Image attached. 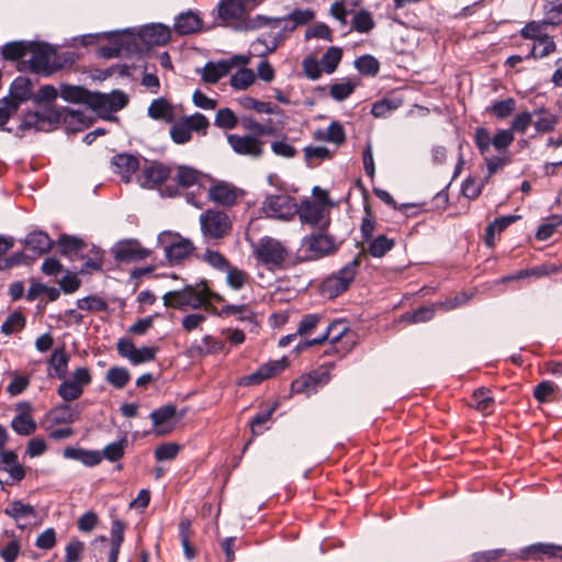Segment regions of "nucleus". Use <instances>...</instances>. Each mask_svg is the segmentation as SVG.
I'll use <instances>...</instances> for the list:
<instances>
[{
    "label": "nucleus",
    "instance_id": "f257e3e1",
    "mask_svg": "<svg viewBox=\"0 0 562 562\" xmlns=\"http://www.w3.org/2000/svg\"><path fill=\"white\" fill-rule=\"evenodd\" d=\"M2 55L16 60L20 71L48 76L63 67L56 49L45 43L11 42L2 47Z\"/></svg>",
    "mask_w": 562,
    "mask_h": 562
},
{
    "label": "nucleus",
    "instance_id": "f03ea898",
    "mask_svg": "<svg viewBox=\"0 0 562 562\" xmlns=\"http://www.w3.org/2000/svg\"><path fill=\"white\" fill-rule=\"evenodd\" d=\"M211 299L218 302L223 301V297L220 294L210 291L203 282L194 285H187L180 290L169 291L162 296L165 306L181 311L206 307L207 302Z\"/></svg>",
    "mask_w": 562,
    "mask_h": 562
},
{
    "label": "nucleus",
    "instance_id": "7ed1b4c3",
    "mask_svg": "<svg viewBox=\"0 0 562 562\" xmlns=\"http://www.w3.org/2000/svg\"><path fill=\"white\" fill-rule=\"evenodd\" d=\"M170 40V30L164 24H150L135 31H121V48L140 50L142 45H165Z\"/></svg>",
    "mask_w": 562,
    "mask_h": 562
},
{
    "label": "nucleus",
    "instance_id": "20e7f679",
    "mask_svg": "<svg viewBox=\"0 0 562 562\" xmlns=\"http://www.w3.org/2000/svg\"><path fill=\"white\" fill-rule=\"evenodd\" d=\"M158 245L164 249L169 262H179L191 255L194 247L189 238L172 231H164L157 237Z\"/></svg>",
    "mask_w": 562,
    "mask_h": 562
},
{
    "label": "nucleus",
    "instance_id": "39448f33",
    "mask_svg": "<svg viewBox=\"0 0 562 562\" xmlns=\"http://www.w3.org/2000/svg\"><path fill=\"white\" fill-rule=\"evenodd\" d=\"M359 266L360 257L358 256L345 267H342L337 273L326 278L321 285L322 294L333 299L346 291L351 281L355 279Z\"/></svg>",
    "mask_w": 562,
    "mask_h": 562
},
{
    "label": "nucleus",
    "instance_id": "423d86ee",
    "mask_svg": "<svg viewBox=\"0 0 562 562\" xmlns=\"http://www.w3.org/2000/svg\"><path fill=\"white\" fill-rule=\"evenodd\" d=\"M261 210L267 217L290 221L297 212V203L290 194L279 192L267 195Z\"/></svg>",
    "mask_w": 562,
    "mask_h": 562
},
{
    "label": "nucleus",
    "instance_id": "0eeeda50",
    "mask_svg": "<svg viewBox=\"0 0 562 562\" xmlns=\"http://www.w3.org/2000/svg\"><path fill=\"white\" fill-rule=\"evenodd\" d=\"M335 240L324 234H313L302 240L300 248L301 257L304 260H317L336 251Z\"/></svg>",
    "mask_w": 562,
    "mask_h": 562
},
{
    "label": "nucleus",
    "instance_id": "6e6552de",
    "mask_svg": "<svg viewBox=\"0 0 562 562\" xmlns=\"http://www.w3.org/2000/svg\"><path fill=\"white\" fill-rule=\"evenodd\" d=\"M128 97L121 90H113L110 93L92 92L89 108L100 116H108L126 106Z\"/></svg>",
    "mask_w": 562,
    "mask_h": 562
},
{
    "label": "nucleus",
    "instance_id": "1a4fd4ad",
    "mask_svg": "<svg viewBox=\"0 0 562 562\" xmlns=\"http://www.w3.org/2000/svg\"><path fill=\"white\" fill-rule=\"evenodd\" d=\"M90 382V371L85 367H80L58 386L57 393L65 402H71L82 395L83 387Z\"/></svg>",
    "mask_w": 562,
    "mask_h": 562
},
{
    "label": "nucleus",
    "instance_id": "9d476101",
    "mask_svg": "<svg viewBox=\"0 0 562 562\" xmlns=\"http://www.w3.org/2000/svg\"><path fill=\"white\" fill-rule=\"evenodd\" d=\"M202 234L210 238H222L231 231L228 216L220 211L209 210L200 215Z\"/></svg>",
    "mask_w": 562,
    "mask_h": 562
},
{
    "label": "nucleus",
    "instance_id": "9b49d317",
    "mask_svg": "<svg viewBox=\"0 0 562 562\" xmlns=\"http://www.w3.org/2000/svg\"><path fill=\"white\" fill-rule=\"evenodd\" d=\"M252 247L256 257L265 263L279 265L288 255L285 247L271 237L261 238Z\"/></svg>",
    "mask_w": 562,
    "mask_h": 562
},
{
    "label": "nucleus",
    "instance_id": "f8f14e48",
    "mask_svg": "<svg viewBox=\"0 0 562 562\" xmlns=\"http://www.w3.org/2000/svg\"><path fill=\"white\" fill-rule=\"evenodd\" d=\"M169 176L170 170L168 167L156 161H146L140 167V172L136 180L144 189H155L161 186Z\"/></svg>",
    "mask_w": 562,
    "mask_h": 562
},
{
    "label": "nucleus",
    "instance_id": "ddd939ff",
    "mask_svg": "<svg viewBox=\"0 0 562 562\" xmlns=\"http://www.w3.org/2000/svg\"><path fill=\"white\" fill-rule=\"evenodd\" d=\"M227 142L237 155L256 159L263 154V142L256 136L229 134Z\"/></svg>",
    "mask_w": 562,
    "mask_h": 562
},
{
    "label": "nucleus",
    "instance_id": "4468645a",
    "mask_svg": "<svg viewBox=\"0 0 562 562\" xmlns=\"http://www.w3.org/2000/svg\"><path fill=\"white\" fill-rule=\"evenodd\" d=\"M296 213L301 222L308 225L324 228L329 224L328 210L324 209V205L314 203L313 201H302L300 206L297 205Z\"/></svg>",
    "mask_w": 562,
    "mask_h": 562
},
{
    "label": "nucleus",
    "instance_id": "2eb2a0df",
    "mask_svg": "<svg viewBox=\"0 0 562 562\" xmlns=\"http://www.w3.org/2000/svg\"><path fill=\"white\" fill-rule=\"evenodd\" d=\"M61 117V113L53 108L45 106L38 112L30 113L24 120V125L34 127L37 131H50L57 126Z\"/></svg>",
    "mask_w": 562,
    "mask_h": 562
},
{
    "label": "nucleus",
    "instance_id": "dca6fc26",
    "mask_svg": "<svg viewBox=\"0 0 562 562\" xmlns=\"http://www.w3.org/2000/svg\"><path fill=\"white\" fill-rule=\"evenodd\" d=\"M4 514L15 521L19 529H25L37 519L35 508L22 501H12L4 509Z\"/></svg>",
    "mask_w": 562,
    "mask_h": 562
},
{
    "label": "nucleus",
    "instance_id": "f3484780",
    "mask_svg": "<svg viewBox=\"0 0 562 562\" xmlns=\"http://www.w3.org/2000/svg\"><path fill=\"white\" fill-rule=\"evenodd\" d=\"M176 407L166 405L150 413L155 432L159 436L170 434L176 426Z\"/></svg>",
    "mask_w": 562,
    "mask_h": 562
},
{
    "label": "nucleus",
    "instance_id": "a211bd4d",
    "mask_svg": "<svg viewBox=\"0 0 562 562\" xmlns=\"http://www.w3.org/2000/svg\"><path fill=\"white\" fill-rule=\"evenodd\" d=\"M259 0H221L218 4L220 16L228 22L240 19L247 10L252 8Z\"/></svg>",
    "mask_w": 562,
    "mask_h": 562
},
{
    "label": "nucleus",
    "instance_id": "6ab92c4d",
    "mask_svg": "<svg viewBox=\"0 0 562 562\" xmlns=\"http://www.w3.org/2000/svg\"><path fill=\"white\" fill-rule=\"evenodd\" d=\"M327 381L328 376L326 373L313 372L295 380L292 383L291 389L293 393H300L310 396L317 391V386L319 384H325Z\"/></svg>",
    "mask_w": 562,
    "mask_h": 562
},
{
    "label": "nucleus",
    "instance_id": "aec40b11",
    "mask_svg": "<svg viewBox=\"0 0 562 562\" xmlns=\"http://www.w3.org/2000/svg\"><path fill=\"white\" fill-rule=\"evenodd\" d=\"M112 164L115 167V172L119 173L125 182H130L134 172L140 169L138 158L128 154L114 156Z\"/></svg>",
    "mask_w": 562,
    "mask_h": 562
},
{
    "label": "nucleus",
    "instance_id": "412c9836",
    "mask_svg": "<svg viewBox=\"0 0 562 562\" xmlns=\"http://www.w3.org/2000/svg\"><path fill=\"white\" fill-rule=\"evenodd\" d=\"M19 409H22L21 414L15 416L11 422V427L13 430L22 436H29L35 431L36 424L33 418L25 413L24 411L29 408L26 403H21L18 405Z\"/></svg>",
    "mask_w": 562,
    "mask_h": 562
},
{
    "label": "nucleus",
    "instance_id": "4be33fe9",
    "mask_svg": "<svg viewBox=\"0 0 562 562\" xmlns=\"http://www.w3.org/2000/svg\"><path fill=\"white\" fill-rule=\"evenodd\" d=\"M348 331V327L345 322L338 321L331 323L326 331L318 338L306 340L305 346H314L330 340L331 344L339 341Z\"/></svg>",
    "mask_w": 562,
    "mask_h": 562
},
{
    "label": "nucleus",
    "instance_id": "5701e85b",
    "mask_svg": "<svg viewBox=\"0 0 562 562\" xmlns=\"http://www.w3.org/2000/svg\"><path fill=\"white\" fill-rule=\"evenodd\" d=\"M207 192L212 201L221 204H233L237 199L236 189L223 182L213 184Z\"/></svg>",
    "mask_w": 562,
    "mask_h": 562
},
{
    "label": "nucleus",
    "instance_id": "b1692460",
    "mask_svg": "<svg viewBox=\"0 0 562 562\" xmlns=\"http://www.w3.org/2000/svg\"><path fill=\"white\" fill-rule=\"evenodd\" d=\"M48 420L54 425L71 424L79 418V412L69 406L61 404L54 407L47 415Z\"/></svg>",
    "mask_w": 562,
    "mask_h": 562
},
{
    "label": "nucleus",
    "instance_id": "393cba45",
    "mask_svg": "<svg viewBox=\"0 0 562 562\" xmlns=\"http://www.w3.org/2000/svg\"><path fill=\"white\" fill-rule=\"evenodd\" d=\"M227 65L223 59L218 61L206 63L201 69V77L205 83H216L228 74Z\"/></svg>",
    "mask_w": 562,
    "mask_h": 562
},
{
    "label": "nucleus",
    "instance_id": "a878e982",
    "mask_svg": "<svg viewBox=\"0 0 562 562\" xmlns=\"http://www.w3.org/2000/svg\"><path fill=\"white\" fill-rule=\"evenodd\" d=\"M176 180L182 188H200L203 186L204 177L190 167L180 166L176 172Z\"/></svg>",
    "mask_w": 562,
    "mask_h": 562
},
{
    "label": "nucleus",
    "instance_id": "bb28decb",
    "mask_svg": "<svg viewBox=\"0 0 562 562\" xmlns=\"http://www.w3.org/2000/svg\"><path fill=\"white\" fill-rule=\"evenodd\" d=\"M0 460L4 465L3 469L11 475L12 479L20 481L24 477V470L18 462V456L14 451L1 450Z\"/></svg>",
    "mask_w": 562,
    "mask_h": 562
},
{
    "label": "nucleus",
    "instance_id": "cd10ccee",
    "mask_svg": "<svg viewBox=\"0 0 562 562\" xmlns=\"http://www.w3.org/2000/svg\"><path fill=\"white\" fill-rule=\"evenodd\" d=\"M256 81V74L247 67L238 69L231 76L229 85L234 90L243 91L251 87Z\"/></svg>",
    "mask_w": 562,
    "mask_h": 562
},
{
    "label": "nucleus",
    "instance_id": "c85d7f7f",
    "mask_svg": "<svg viewBox=\"0 0 562 562\" xmlns=\"http://www.w3.org/2000/svg\"><path fill=\"white\" fill-rule=\"evenodd\" d=\"M92 92L76 86H64L60 95L65 101L85 103L89 106Z\"/></svg>",
    "mask_w": 562,
    "mask_h": 562
},
{
    "label": "nucleus",
    "instance_id": "c756f323",
    "mask_svg": "<svg viewBox=\"0 0 562 562\" xmlns=\"http://www.w3.org/2000/svg\"><path fill=\"white\" fill-rule=\"evenodd\" d=\"M25 245L38 254H44L52 248L53 241L44 232H33L25 238Z\"/></svg>",
    "mask_w": 562,
    "mask_h": 562
},
{
    "label": "nucleus",
    "instance_id": "7c9ffc66",
    "mask_svg": "<svg viewBox=\"0 0 562 562\" xmlns=\"http://www.w3.org/2000/svg\"><path fill=\"white\" fill-rule=\"evenodd\" d=\"M201 27V21L198 15L193 13H183L178 16L175 23V29L179 34H189L198 31Z\"/></svg>",
    "mask_w": 562,
    "mask_h": 562
},
{
    "label": "nucleus",
    "instance_id": "2f4dec72",
    "mask_svg": "<svg viewBox=\"0 0 562 562\" xmlns=\"http://www.w3.org/2000/svg\"><path fill=\"white\" fill-rule=\"evenodd\" d=\"M11 100L10 102H18L26 100L31 94V81L25 77H18L11 85L10 89Z\"/></svg>",
    "mask_w": 562,
    "mask_h": 562
},
{
    "label": "nucleus",
    "instance_id": "473e14b6",
    "mask_svg": "<svg viewBox=\"0 0 562 562\" xmlns=\"http://www.w3.org/2000/svg\"><path fill=\"white\" fill-rule=\"evenodd\" d=\"M149 255V251L139 247L137 244H124L116 250V257L122 260L143 259Z\"/></svg>",
    "mask_w": 562,
    "mask_h": 562
},
{
    "label": "nucleus",
    "instance_id": "72a5a7b5",
    "mask_svg": "<svg viewBox=\"0 0 562 562\" xmlns=\"http://www.w3.org/2000/svg\"><path fill=\"white\" fill-rule=\"evenodd\" d=\"M100 38H105L110 42L117 44L121 47V31L87 34L80 36L79 38H74V41L76 43H80L83 46H89L97 43Z\"/></svg>",
    "mask_w": 562,
    "mask_h": 562
},
{
    "label": "nucleus",
    "instance_id": "f704fd0d",
    "mask_svg": "<svg viewBox=\"0 0 562 562\" xmlns=\"http://www.w3.org/2000/svg\"><path fill=\"white\" fill-rule=\"evenodd\" d=\"M148 114L156 120L170 121L172 119V109L166 100L157 99L149 105Z\"/></svg>",
    "mask_w": 562,
    "mask_h": 562
},
{
    "label": "nucleus",
    "instance_id": "c9c22d12",
    "mask_svg": "<svg viewBox=\"0 0 562 562\" xmlns=\"http://www.w3.org/2000/svg\"><path fill=\"white\" fill-rule=\"evenodd\" d=\"M472 405L481 412H491L495 405V400L490 395V390L479 389L473 393Z\"/></svg>",
    "mask_w": 562,
    "mask_h": 562
},
{
    "label": "nucleus",
    "instance_id": "e433bc0d",
    "mask_svg": "<svg viewBox=\"0 0 562 562\" xmlns=\"http://www.w3.org/2000/svg\"><path fill=\"white\" fill-rule=\"evenodd\" d=\"M402 104L400 99H383L372 105L371 113L375 117H385Z\"/></svg>",
    "mask_w": 562,
    "mask_h": 562
},
{
    "label": "nucleus",
    "instance_id": "4c0bfd02",
    "mask_svg": "<svg viewBox=\"0 0 562 562\" xmlns=\"http://www.w3.org/2000/svg\"><path fill=\"white\" fill-rule=\"evenodd\" d=\"M225 272L226 284L235 291L240 290L248 280V274L236 267L229 266Z\"/></svg>",
    "mask_w": 562,
    "mask_h": 562
},
{
    "label": "nucleus",
    "instance_id": "58836bf2",
    "mask_svg": "<svg viewBox=\"0 0 562 562\" xmlns=\"http://www.w3.org/2000/svg\"><path fill=\"white\" fill-rule=\"evenodd\" d=\"M304 157L308 166H315L319 161L328 159L330 151L325 146H306L304 148Z\"/></svg>",
    "mask_w": 562,
    "mask_h": 562
},
{
    "label": "nucleus",
    "instance_id": "ea45409f",
    "mask_svg": "<svg viewBox=\"0 0 562 562\" xmlns=\"http://www.w3.org/2000/svg\"><path fill=\"white\" fill-rule=\"evenodd\" d=\"M106 381L117 389H122L131 379L130 372L125 368L112 367L108 370Z\"/></svg>",
    "mask_w": 562,
    "mask_h": 562
},
{
    "label": "nucleus",
    "instance_id": "a19ab883",
    "mask_svg": "<svg viewBox=\"0 0 562 562\" xmlns=\"http://www.w3.org/2000/svg\"><path fill=\"white\" fill-rule=\"evenodd\" d=\"M394 246V240L384 235H379L369 245V252L373 257H383Z\"/></svg>",
    "mask_w": 562,
    "mask_h": 562
},
{
    "label": "nucleus",
    "instance_id": "79ce46f5",
    "mask_svg": "<svg viewBox=\"0 0 562 562\" xmlns=\"http://www.w3.org/2000/svg\"><path fill=\"white\" fill-rule=\"evenodd\" d=\"M341 49L338 47H330L323 55L321 64L327 74H333L336 70L341 60Z\"/></svg>",
    "mask_w": 562,
    "mask_h": 562
},
{
    "label": "nucleus",
    "instance_id": "37998d69",
    "mask_svg": "<svg viewBox=\"0 0 562 562\" xmlns=\"http://www.w3.org/2000/svg\"><path fill=\"white\" fill-rule=\"evenodd\" d=\"M379 61L370 55H364L356 59L355 67L363 75L374 76L379 71Z\"/></svg>",
    "mask_w": 562,
    "mask_h": 562
},
{
    "label": "nucleus",
    "instance_id": "c03bdc74",
    "mask_svg": "<svg viewBox=\"0 0 562 562\" xmlns=\"http://www.w3.org/2000/svg\"><path fill=\"white\" fill-rule=\"evenodd\" d=\"M356 83L349 79H345L330 87V95L337 101L347 99L355 90Z\"/></svg>",
    "mask_w": 562,
    "mask_h": 562
},
{
    "label": "nucleus",
    "instance_id": "a18cd8bd",
    "mask_svg": "<svg viewBox=\"0 0 562 562\" xmlns=\"http://www.w3.org/2000/svg\"><path fill=\"white\" fill-rule=\"evenodd\" d=\"M238 121L234 112L224 108L217 111L214 120V124L221 128H234L237 125Z\"/></svg>",
    "mask_w": 562,
    "mask_h": 562
},
{
    "label": "nucleus",
    "instance_id": "49530a36",
    "mask_svg": "<svg viewBox=\"0 0 562 562\" xmlns=\"http://www.w3.org/2000/svg\"><path fill=\"white\" fill-rule=\"evenodd\" d=\"M170 136L177 144H184L191 139L192 133L189 130L188 123L182 119L170 130Z\"/></svg>",
    "mask_w": 562,
    "mask_h": 562
},
{
    "label": "nucleus",
    "instance_id": "de8ad7c7",
    "mask_svg": "<svg viewBox=\"0 0 562 562\" xmlns=\"http://www.w3.org/2000/svg\"><path fill=\"white\" fill-rule=\"evenodd\" d=\"M58 245L63 255L71 256L81 250L83 243L76 237L65 235L60 236Z\"/></svg>",
    "mask_w": 562,
    "mask_h": 562
},
{
    "label": "nucleus",
    "instance_id": "09e8293b",
    "mask_svg": "<svg viewBox=\"0 0 562 562\" xmlns=\"http://www.w3.org/2000/svg\"><path fill=\"white\" fill-rule=\"evenodd\" d=\"M125 524L119 519L112 520L111 525V550L119 551L124 540Z\"/></svg>",
    "mask_w": 562,
    "mask_h": 562
},
{
    "label": "nucleus",
    "instance_id": "8fccbe9b",
    "mask_svg": "<svg viewBox=\"0 0 562 562\" xmlns=\"http://www.w3.org/2000/svg\"><path fill=\"white\" fill-rule=\"evenodd\" d=\"M201 258L207 265L220 271H225L229 267L227 260L216 250L207 249L202 254Z\"/></svg>",
    "mask_w": 562,
    "mask_h": 562
},
{
    "label": "nucleus",
    "instance_id": "3c124183",
    "mask_svg": "<svg viewBox=\"0 0 562 562\" xmlns=\"http://www.w3.org/2000/svg\"><path fill=\"white\" fill-rule=\"evenodd\" d=\"M288 359L285 357H282L279 360H272L262 364L259 369L261 370V374H263V378H266L267 380L283 371L288 367Z\"/></svg>",
    "mask_w": 562,
    "mask_h": 562
},
{
    "label": "nucleus",
    "instance_id": "603ef678",
    "mask_svg": "<svg viewBox=\"0 0 562 562\" xmlns=\"http://www.w3.org/2000/svg\"><path fill=\"white\" fill-rule=\"evenodd\" d=\"M222 313L225 315H234L239 321H251L254 313L246 304L240 305H226L223 307Z\"/></svg>",
    "mask_w": 562,
    "mask_h": 562
},
{
    "label": "nucleus",
    "instance_id": "864d4df0",
    "mask_svg": "<svg viewBox=\"0 0 562 562\" xmlns=\"http://www.w3.org/2000/svg\"><path fill=\"white\" fill-rule=\"evenodd\" d=\"M68 357L64 350H56L50 357V366L58 378H64L67 371Z\"/></svg>",
    "mask_w": 562,
    "mask_h": 562
},
{
    "label": "nucleus",
    "instance_id": "5fc2aeb1",
    "mask_svg": "<svg viewBox=\"0 0 562 562\" xmlns=\"http://www.w3.org/2000/svg\"><path fill=\"white\" fill-rule=\"evenodd\" d=\"M554 48H555V45L551 37H549V36L540 37L533 44L532 55L535 57L541 58V57H544V56L549 55L550 53H552L554 50Z\"/></svg>",
    "mask_w": 562,
    "mask_h": 562
},
{
    "label": "nucleus",
    "instance_id": "6e6d98bb",
    "mask_svg": "<svg viewBox=\"0 0 562 562\" xmlns=\"http://www.w3.org/2000/svg\"><path fill=\"white\" fill-rule=\"evenodd\" d=\"M315 18V13L311 9L296 10L292 12L286 22L291 23V29L296 27L297 25H303L311 22Z\"/></svg>",
    "mask_w": 562,
    "mask_h": 562
},
{
    "label": "nucleus",
    "instance_id": "4d7b16f0",
    "mask_svg": "<svg viewBox=\"0 0 562 562\" xmlns=\"http://www.w3.org/2000/svg\"><path fill=\"white\" fill-rule=\"evenodd\" d=\"M544 27L546 23L543 21H532L521 30V35L526 38L538 41L540 37L547 36L544 34Z\"/></svg>",
    "mask_w": 562,
    "mask_h": 562
},
{
    "label": "nucleus",
    "instance_id": "13d9d810",
    "mask_svg": "<svg viewBox=\"0 0 562 562\" xmlns=\"http://www.w3.org/2000/svg\"><path fill=\"white\" fill-rule=\"evenodd\" d=\"M543 22L546 25H558L562 23V1L550 3L547 7Z\"/></svg>",
    "mask_w": 562,
    "mask_h": 562
},
{
    "label": "nucleus",
    "instance_id": "bf43d9fd",
    "mask_svg": "<svg viewBox=\"0 0 562 562\" xmlns=\"http://www.w3.org/2000/svg\"><path fill=\"white\" fill-rule=\"evenodd\" d=\"M156 351V348L143 346L140 348H136L128 360L133 364L148 362L155 358Z\"/></svg>",
    "mask_w": 562,
    "mask_h": 562
},
{
    "label": "nucleus",
    "instance_id": "052dcab7",
    "mask_svg": "<svg viewBox=\"0 0 562 562\" xmlns=\"http://www.w3.org/2000/svg\"><path fill=\"white\" fill-rule=\"evenodd\" d=\"M180 450V446L173 442L158 446L155 450V458L158 461H167L173 459Z\"/></svg>",
    "mask_w": 562,
    "mask_h": 562
},
{
    "label": "nucleus",
    "instance_id": "680f3d73",
    "mask_svg": "<svg viewBox=\"0 0 562 562\" xmlns=\"http://www.w3.org/2000/svg\"><path fill=\"white\" fill-rule=\"evenodd\" d=\"M240 105L247 110H254L258 113H272L270 103L258 101L250 97H244L239 100Z\"/></svg>",
    "mask_w": 562,
    "mask_h": 562
},
{
    "label": "nucleus",
    "instance_id": "e2e57ef3",
    "mask_svg": "<svg viewBox=\"0 0 562 562\" xmlns=\"http://www.w3.org/2000/svg\"><path fill=\"white\" fill-rule=\"evenodd\" d=\"M353 27L360 33H367L373 27V20L369 12L360 11L353 16Z\"/></svg>",
    "mask_w": 562,
    "mask_h": 562
},
{
    "label": "nucleus",
    "instance_id": "0e129e2a",
    "mask_svg": "<svg viewBox=\"0 0 562 562\" xmlns=\"http://www.w3.org/2000/svg\"><path fill=\"white\" fill-rule=\"evenodd\" d=\"M516 108V102L514 99L508 98L502 101L494 103L491 108V111L499 119L507 117Z\"/></svg>",
    "mask_w": 562,
    "mask_h": 562
},
{
    "label": "nucleus",
    "instance_id": "69168bd1",
    "mask_svg": "<svg viewBox=\"0 0 562 562\" xmlns=\"http://www.w3.org/2000/svg\"><path fill=\"white\" fill-rule=\"evenodd\" d=\"M198 349L203 353H217L224 350V345L212 336L206 335L202 338Z\"/></svg>",
    "mask_w": 562,
    "mask_h": 562
},
{
    "label": "nucleus",
    "instance_id": "338daca9",
    "mask_svg": "<svg viewBox=\"0 0 562 562\" xmlns=\"http://www.w3.org/2000/svg\"><path fill=\"white\" fill-rule=\"evenodd\" d=\"M85 546L79 540H71L66 546L65 562H79L83 552Z\"/></svg>",
    "mask_w": 562,
    "mask_h": 562
},
{
    "label": "nucleus",
    "instance_id": "774afa93",
    "mask_svg": "<svg viewBox=\"0 0 562 562\" xmlns=\"http://www.w3.org/2000/svg\"><path fill=\"white\" fill-rule=\"evenodd\" d=\"M514 140V135L510 130H501L498 131L493 139L492 145L496 150H504L506 149Z\"/></svg>",
    "mask_w": 562,
    "mask_h": 562
}]
</instances>
